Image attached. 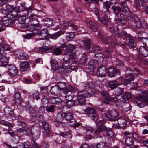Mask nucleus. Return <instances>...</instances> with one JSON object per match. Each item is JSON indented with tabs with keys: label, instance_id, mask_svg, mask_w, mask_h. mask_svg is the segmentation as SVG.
<instances>
[{
	"label": "nucleus",
	"instance_id": "1",
	"mask_svg": "<svg viewBox=\"0 0 148 148\" xmlns=\"http://www.w3.org/2000/svg\"><path fill=\"white\" fill-rule=\"evenodd\" d=\"M96 93L95 90L92 89L88 91L79 92L77 96L78 103L80 105H86V98L94 95Z\"/></svg>",
	"mask_w": 148,
	"mask_h": 148
},
{
	"label": "nucleus",
	"instance_id": "2",
	"mask_svg": "<svg viewBox=\"0 0 148 148\" xmlns=\"http://www.w3.org/2000/svg\"><path fill=\"white\" fill-rule=\"evenodd\" d=\"M124 12L125 15L128 19V21L132 23L134 22L136 24V26L140 28L141 27V24L139 18L137 16L135 15H132L131 12L128 8H125Z\"/></svg>",
	"mask_w": 148,
	"mask_h": 148
},
{
	"label": "nucleus",
	"instance_id": "3",
	"mask_svg": "<svg viewBox=\"0 0 148 148\" xmlns=\"http://www.w3.org/2000/svg\"><path fill=\"white\" fill-rule=\"evenodd\" d=\"M134 101L138 107L143 108L146 103H148V93L146 92H143L140 96L136 97Z\"/></svg>",
	"mask_w": 148,
	"mask_h": 148
},
{
	"label": "nucleus",
	"instance_id": "4",
	"mask_svg": "<svg viewBox=\"0 0 148 148\" xmlns=\"http://www.w3.org/2000/svg\"><path fill=\"white\" fill-rule=\"evenodd\" d=\"M64 117L68 121L69 125L74 127H76L79 125L78 123H76L75 120L73 118V114L71 111H66L64 112Z\"/></svg>",
	"mask_w": 148,
	"mask_h": 148
},
{
	"label": "nucleus",
	"instance_id": "5",
	"mask_svg": "<svg viewBox=\"0 0 148 148\" xmlns=\"http://www.w3.org/2000/svg\"><path fill=\"white\" fill-rule=\"evenodd\" d=\"M107 35H104L101 32H99L98 34V36L106 44L110 43L111 45L113 46L116 44V40L114 39H112V37L108 36Z\"/></svg>",
	"mask_w": 148,
	"mask_h": 148
},
{
	"label": "nucleus",
	"instance_id": "6",
	"mask_svg": "<svg viewBox=\"0 0 148 148\" xmlns=\"http://www.w3.org/2000/svg\"><path fill=\"white\" fill-rule=\"evenodd\" d=\"M5 10L6 11L8 12V14L14 15L15 16L20 12L19 7H14L10 4L6 5Z\"/></svg>",
	"mask_w": 148,
	"mask_h": 148
},
{
	"label": "nucleus",
	"instance_id": "7",
	"mask_svg": "<svg viewBox=\"0 0 148 148\" xmlns=\"http://www.w3.org/2000/svg\"><path fill=\"white\" fill-rule=\"evenodd\" d=\"M105 114L109 118V120L111 121H114L117 120L119 115L118 112L115 110H108Z\"/></svg>",
	"mask_w": 148,
	"mask_h": 148
},
{
	"label": "nucleus",
	"instance_id": "8",
	"mask_svg": "<svg viewBox=\"0 0 148 148\" xmlns=\"http://www.w3.org/2000/svg\"><path fill=\"white\" fill-rule=\"evenodd\" d=\"M15 16L14 15H11L7 14L6 16L3 17L2 19V21L4 25L8 26L14 23L15 22V19H13Z\"/></svg>",
	"mask_w": 148,
	"mask_h": 148
},
{
	"label": "nucleus",
	"instance_id": "9",
	"mask_svg": "<svg viewBox=\"0 0 148 148\" xmlns=\"http://www.w3.org/2000/svg\"><path fill=\"white\" fill-rule=\"evenodd\" d=\"M25 134L26 135H29L30 134L34 138L37 139L38 138L40 134V128L37 127L36 129L34 130L33 132H32L30 129H25Z\"/></svg>",
	"mask_w": 148,
	"mask_h": 148
},
{
	"label": "nucleus",
	"instance_id": "10",
	"mask_svg": "<svg viewBox=\"0 0 148 148\" xmlns=\"http://www.w3.org/2000/svg\"><path fill=\"white\" fill-rule=\"evenodd\" d=\"M63 63L62 66L61 71L63 74H66L69 71L70 67V61L63 60Z\"/></svg>",
	"mask_w": 148,
	"mask_h": 148
},
{
	"label": "nucleus",
	"instance_id": "11",
	"mask_svg": "<svg viewBox=\"0 0 148 148\" xmlns=\"http://www.w3.org/2000/svg\"><path fill=\"white\" fill-rule=\"evenodd\" d=\"M97 127L95 131V134L98 136L100 135L103 131L105 130L106 129V127L103 124V121H100L98 122L97 123Z\"/></svg>",
	"mask_w": 148,
	"mask_h": 148
},
{
	"label": "nucleus",
	"instance_id": "12",
	"mask_svg": "<svg viewBox=\"0 0 148 148\" xmlns=\"http://www.w3.org/2000/svg\"><path fill=\"white\" fill-rule=\"evenodd\" d=\"M58 86L59 89L63 91L64 92H66L68 90H72L73 89V87L70 85L67 86L66 84L63 82H59L58 84Z\"/></svg>",
	"mask_w": 148,
	"mask_h": 148
},
{
	"label": "nucleus",
	"instance_id": "13",
	"mask_svg": "<svg viewBox=\"0 0 148 148\" xmlns=\"http://www.w3.org/2000/svg\"><path fill=\"white\" fill-rule=\"evenodd\" d=\"M115 73L118 75H120L121 73L119 70L112 66L108 68V74L110 77H114Z\"/></svg>",
	"mask_w": 148,
	"mask_h": 148
},
{
	"label": "nucleus",
	"instance_id": "14",
	"mask_svg": "<svg viewBox=\"0 0 148 148\" xmlns=\"http://www.w3.org/2000/svg\"><path fill=\"white\" fill-rule=\"evenodd\" d=\"M106 69L107 68L105 66L101 65L100 66L97 72L98 76L101 77H105L106 73Z\"/></svg>",
	"mask_w": 148,
	"mask_h": 148
},
{
	"label": "nucleus",
	"instance_id": "15",
	"mask_svg": "<svg viewBox=\"0 0 148 148\" xmlns=\"http://www.w3.org/2000/svg\"><path fill=\"white\" fill-rule=\"evenodd\" d=\"M41 27V26L38 23L37 24L33 23L27 26V29L28 30L33 31L39 30Z\"/></svg>",
	"mask_w": 148,
	"mask_h": 148
},
{
	"label": "nucleus",
	"instance_id": "16",
	"mask_svg": "<svg viewBox=\"0 0 148 148\" xmlns=\"http://www.w3.org/2000/svg\"><path fill=\"white\" fill-rule=\"evenodd\" d=\"M138 52L143 57L148 56V47L144 46H141L139 47Z\"/></svg>",
	"mask_w": 148,
	"mask_h": 148
},
{
	"label": "nucleus",
	"instance_id": "17",
	"mask_svg": "<svg viewBox=\"0 0 148 148\" xmlns=\"http://www.w3.org/2000/svg\"><path fill=\"white\" fill-rule=\"evenodd\" d=\"M9 74L11 75H15L18 73V70L16 66L13 64L9 65L8 68Z\"/></svg>",
	"mask_w": 148,
	"mask_h": 148
},
{
	"label": "nucleus",
	"instance_id": "18",
	"mask_svg": "<svg viewBox=\"0 0 148 148\" xmlns=\"http://www.w3.org/2000/svg\"><path fill=\"white\" fill-rule=\"evenodd\" d=\"M14 54L17 57L20 59H27L28 58L27 56H25L24 55L23 51L20 50H18L15 51Z\"/></svg>",
	"mask_w": 148,
	"mask_h": 148
},
{
	"label": "nucleus",
	"instance_id": "19",
	"mask_svg": "<svg viewBox=\"0 0 148 148\" xmlns=\"http://www.w3.org/2000/svg\"><path fill=\"white\" fill-rule=\"evenodd\" d=\"M38 35L41 40L47 39L49 37V33L48 30L46 29H42Z\"/></svg>",
	"mask_w": 148,
	"mask_h": 148
},
{
	"label": "nucleus",
	"instance_id": "20",
	"mask_svg": "<svg viewBox=\"0 0 148 148\" xmlns=\"http://www.w3.org/2000/svg\"><path fill=\"white\" fill-rule=\"evenodd\" d=\"M63 60H67V61H70L71 62H73V60L74 58L72 53L65 51V53L63 55Z\"/></svg>",
	"mask_w": 148,
	"mask_h": 148
},
{
	"label": "nucleus",
	"instance_id": "21",
	"mask_svg": "<svg viewBox=\"0 0 148 148\" xmlns=\"http://www.w3.org/2000/svg\"><path fill=\"white\" fill-rule=\"evenodd\" d=\"M88 25L94 32H96L98 29L97 24L91 21H89L88 23Z\"/></svg>",
	"mask_w": 148,
	"mask_h": 148
},
{
	"label": "nucleus",
	"instance_id": "22",
	"mask_svg": "<svg viewBox=\"0 0 148 148\" xmlns=\"http://www.w3.org/2000/svg\"><path fill=\"white\" fill-rule=\"evenodd\" d=\"M83 43L85 48L87 50H89L91 43V40L88 38H85L83 40Z\"/></svg>",
	"mask_w": 148,
	"mask_h": 148
},
{
	"label": "nucleus",
	"instance_id": "23",
	"mask_svg": "<svg viewBox=\"0 0 148 148\" xmlns=\"http://www.w3.org/2000/svg\"><path fill=\"white\" fill-rule=\"evenodd\" d=\"M113 99L114 101L115 102L120 101L123 103L126 102L125 98L124 97L123 94L116 95L114 97H113Z\"/></svg>",
	"mask_w": 148,
	"mask_h": 148
},
{
	"label": "nucleus",
	"instance_id": "24",
	"mask_svg": "<svg viewBox=\"0 0 148 148\" xmlns=\"http://www.w3.org/2000/svg\"><path fill=\"white\" fill-rule=\"evenodd\" d=\"M50 92L52 94L55 96L60 95V89L58 86H55L51 88Z\"/></svg>",
	"mask_w": 148,
	"mask_h": 148
},
{
	"label": "nucleus",
	"instance_id": "25",
	"mask_svg": "<svg viewBox=\"0 0 148 148\" xmlns=\"http://www.w3.org/2000/svg\"><path fill=\"white\" fill-rule=\"evenodd\" d=\"M108 85L111 89H113L119 85V83L116 80H112L108 83Z\"/></svg>",
	"mask_w": 148,
	"mask_h": 148
},
{
	"label": "nucleus",
	"instance_id": "26",
	"mask_svg": "<svg viewBox=\"0 0 148 148\" xmlns=\"http://www.w3.org/2000/svg\"><path fill=\"white\" fill-rule=\"evenodd\" d=\"M29 64L27 62H22L20 64V70L21 71H25L29 68Z\"/></svg>",
	"mask_w": 148,
	"mask_h": 148
},
{
	"label": "nucleus",
	"instance_id": "27",
	"mask_svg": "<svg viewBox=\"0 0 148 148\" xmlns=\"http://www.w3.org/2000/svg\"><path fill=\"white\" fill-rule=\"evenodd\" d=\"M111 9L116 15V17H117V15L120 12H121L123 11V10L121 8L118 6H113L111 8Z\"/></svg>",
	"mask_w": 148,
	"mask_h": 148
},
{
	"label": "nucleus",
	"instance_id": "28",
	"mask_svg": "<svg viewBox=\"0 0 148 148\" xmlns=\"http://www.w3.org/2000/svg\"><path fill=\"white\" fill-rule=\"evenodd\" d=\"M4 112L5 115L7 117L11 116L14 114L13 111L8 107H6L4 108Z\"/></svg>",
	"mask_w": 148,
	"mask_h": 148
},
{
	"label": "nucleus",
	"instance_id": "29",
	"mask_svg": "<svg viewBox=\"0 0 148 148\" xmlns=\"http://www.w3.org/2000/svg\"><path fill=\"white\" fill-rule=\"evenodd\" d=\"M51 68L53 70L58 69L59 66L57 60L54 59H51Z\"/></svg>",
	"mask_w": 148,
	"mask_h": 148
},
{
	"label": "nucleus",
	"instance_id": "30",
	"mask_svg": "<svg viewBox=\"0 0 148 148\" xmlns=\"http://www.w3.org/2000/svg\"><path fill=\"white\" fill-rule=\"evenodd\" d=\"M129 42L128 45L129 48H132L135 47L136 46V43L135 42L134 38L132 36H128Z\"/></svg>",
	"mask_w": 148,
	"mask_h": 148
},
{
	"label": "nucleus",
	"instance_id": "31",
	"mask_svg": "<svg viewBox=\"0 0 148 148\" xmlns=\"http://www.w3.org/2000/svg\"><path fill=\"white\" fill-rule=\"evenodd\" d=\"M42 126L46 134L47 135H49L50 131L48 123L46 121L42 122Z\"/></svg>",
	"mask_w": 148,
	"mask_h": 148
},
{
	"label": "nucleus",
	"instance_id": "32",
	"mask_svg": "<svg viewBox=\"0 0 148 148\" xmlns=\"http://www.w3.org/2000/svg\"><path fill=\"white\" fill-rule=\"evenodd\" d=\"M15 102L17 105H20L21 103L22 100L21 95L18 92H16L14 95Z\"/></svg>",
	"mask_w": 148,
	"mask_h": 148
},
{
	"label": "nucleus",
	"instance_id": "33",
	"mask_svg": "<svg viewBox=\"0 0 148 148\" xmlns=\"http://www.w3.org/2000/svg\"><path fill=\"white\" fill-rule=\"evenodd\" d=\"M26 17L24 15H18L17 16V20L20 24H24L25 22Z\"/></svg>",
	"mask_w": 148,
	"mask_h": 148
},
{
	"label": "nucleus",
	"instance_id": "34",
	"mask_svg": "<svg viewBox=\"0 0 148 148\" xmlns=\"http://www.w3.org/2000/svg\"><path fill=\"white\" fill-rule=\"evenodd\" d=\"M43 21L45 22V26L47 27H49L52 26L53 23L52 19L47 18L43 19Z\"/></svg>",
	"mask_w": 148,
	"mask_h": 148
},
{
	"label": "nucleus",
	"instance_id": "35",
	"mask_svg": "<svg viewBox=\"0 0 148 148\" xmlns=\"http://www.w3.org/2000/svg\"><path fill=\"white\" fill-rule=\"evenodd\" d=\"M111 50L109 48L106 49H104L103 54V57L105 58H110L111 57Z\"/></svg>",
	"mask_w": 148,
	"mask_h": 148
},
{
	"label": "nucleus",
	"instance_id": "36",
	"mask_svg": "<svg viewBox=\"0 0 148 148\" xmlns=\"http://www.w3.org/2000/svg\"><path fill=\"white\" fill-rule=\"evenodd\" d=\"M119 126L121 127L125 126L126 124V121L123 118H119L117 119Z\"/></svg>",
	"mask_w": 148,
	"mask_h": 148
},
{
	"label": "nucleus",
	"instance_id": "37",
	"mask_svg": "<svg viewBox=\"0 0 148 148\" xmlns=\"http://www.w3.org/2000/svg\"><path fill=\"white\" fill-rule=\"evenodd\" d=\"M75 49V46L74 45L69 44L66 46L65 51L72 53Z\"/></svg>",
	"mask_w": 148,
	"mask_h": 148
},
{
	"label": "nucleus",
	"instance_id": "38",
	"mask_svg": "<svg viewBox=\"0 0 148 148\" xmlns=\"http://www.w3.org/2000/svg\"><path fill=\"white\" fill-rule=\"evenodd\" d=\"M95 58L98 62L101 63L104 60L103 54L99 53L95 54Z\"/></svg>",
	"mask_w": 148,
	"mask_h": 148
},
{
	"label": "nucleus",
	"instance_id": "39",
	"mask_svg": "<svg viewBox=\"0 0 148 148\" xmlns=\"http://www.w3.org/2000/svg\"><path fill=\"white\" fill-rule=\"evenodd\" d=\"M138 39L140 41H141L142 43L146 46L145 47H148V38H144L141 37H138Z\"/></svg>",
	"mask_w": 148,
	"mask_h": 148
},
{
	"label": "nucleus",
	"instance_id": "40",
	"mask_svg": "<svg viewBox=\"0 0 148 148\" xmlns=\"http://www.w3.org/2000/svg\"><path fill=\"white\" fill-rule=\"evenodd\" d=\"M69 90L66 92V94L65 95V98L67 101L71 100L73 97V94Z\"/></svg>",
	"mask_w": 148,
	"mask_h": 148
},
{
	"label": "nucleus",
	"instance_id": "41",
	"mask_svg": "<svg viewBox=\"0 0 148 148\" xmlns=\"http://www.w3.org/2000/svg\"><path fill=\"white\" fill-rule=\"evenodd\" d=\"M87 60V56L86 53H84L83 54L82 58L80 60L79 63L82 64H84L86 62Z\"/></svg>",
	"mask_w": 148,
	"mask_h": 148
},
{
	"label": "nucleus",
	"instance_id": "42",
	"mask_svg": "<svg viewBox=\"0 0 148 148\" xmlns=\"http://www.w3.org/2000/svg\"><path fill=\"white\" fill-rule=\"evenodd\" d=\"M125 143L127 146H130L133 145L134 140L132 138L127 137L126 138Z\"/></svg>",
	"mask_w": 148,
	"mask_h": 148
},
{
	"label": "nucleus",
	"instance_id": "43",
	"mask_svg": "<svg viewBox=\"0 0 148 148\" xmlns=\"http://www.w3.org/2000/svg\"><path fill=\"white\" fill-rule=\"evenodd\" d=\"M37 16L35 14H32L29 16V19L30 21L33 23H36L38 22V20L37 18Z\"/></svg>",
	"mask_w": 148,
	"mask_h": 148
},
{
	"label": "nucleus",
	"instance_id": "44",
	"mask_svg": "<svg viewBox=\"0 0 148 148\" xmlns=\"http://www.w3.org/2000/svg\"><path fill=\"white\" fill-rule=\"evenodd\" d=\"M95 112L94 109L92 108L88 107L85 111V113L90 115L94 113Z\"/></svg>",
	"mask_w": 148,
	"mask_h": 148
},
{
	"label": "nucleus",
	"instance_id": "45",
	"mask_svg": "<svg viewBox=\"0 0 148 148\" xmlns=\"http://www.w3.org/2000/svg\"><path fill=\"white\" fill-rule=\"evenodd\" d=\"M0 47L5 50L9 51L10 50L9 46L4 42H2L0 44Z\"/></svg>",
	"mask_w": 148,
	"mask_h": 148
},
{
	"label": "nucleus",
	"instance_id": "46",
	"mask_svg": "<svg viewBox=\"0 0 148 148\" xmlns=\"http://www.w3.org/2000/svg\"><path fill=\"white\" fill-rule=\"evenodd\" d=\"M101 20L102 22L104 24L106 25H108V24H109V19L107 18V16H105L104 17L102 18Z\"/></svg>",
	"mask_w": 148,
	"mask_h": 148
},
{
	"label": "nucleus",
	"instance_id": "47",
	"mask_svg": "<svg viewBox=\"0 0 148 148\" xmlns=\"http://www.w3.org/2000/svg\"><path fill=\"white\" fill-rule=\"evenodd\" d=\"M51 49V47H49L43 46L39 48V50L42 52L46 53V51H49Z\"/></svg>",
	"mask_w": 148,
	"mask_h": 148
},
{
	"label": "nucleus",
	"instance_id": "48",
	"mask_svg": "<svg viewBox=\"0 0 148 148\" xmlns=\"http://www.w3.org/2000/svg\"><path fill=\"white\" fill-rule=\"evenodd\" d=\"M123 111L126 112L130 109V105L129 103H127L124 105L122 107Z\"/></svg>",
	"mask_w": 148,
	"mask_h": 148
},
{
	"label": "nucleus",
	"instance_id": "49",
	"mask_svg": "<svg viewBox=\"0 0 148 148\" xmlns=\"http://www.w3.org/2000/svg\"><path fill=\"white\" fill-rule=\"evenodd\" d=\"M125 77L130 80V81H133L134 79V76L132 73L125 74Z\"/></svg>",
	"mask_w": 148,
	"mask_h": 148
},
{
	"label": "nucleus",
	"instance_id": "50",
	"mask_svg": "<svg viewBox=\"0 0 148 148\" xmlns=\"http://www.w3.org/2000/svg\"><path fill=\"white\" fill-rule=\"evenodd\" d=\"M66 106L69 108L73 106L75 104V101L74 100L66 101Z\"/></svg>",
	"mask_w": 148,
	"mask_h": 148
},
{
	"label": "nucleus",
	"instance_id": "51",
	"mask_svg": "<svg viewBox=\"0 0 148 148\" xmlns=\"http://www.w3.org/2000/svg\"><path fill=\"white\" fill-rule=\"evenodd\" d=\"M94 63L93 60H90V62L88 63V69L90 70L91 71L93 72L94 71Z\"/></svg>",
	"mask_w": 148,
	"mask_h": 148
},
{
	"label": "nucleus",
	"instance_id": "52",
	"mask_svg": "<svg viewBox=\"0 0 148 148\" xmlns=\"http://www.w3.org/2000/svg\"><path fill=\"white\" fill-rule=\"evenodd\" d=\"M66 36L68 40L71 41L74 38L75 34L74 32H71L69 33V35Z\"/></svg>",
	"mask_w": 148,
	"mask_h": 148
},
{
	"label": "nucleus",
	"instance_id": "53",
	"mask_svg": "<svg viewBox=\"0 0 148 148\" xmlns=\"http://www.w3.org/2000/svg\"><path fill=\"white\" fill-rule=\"evenodd\" d=\"M104 131L105 132L108 136L110 137H112L113 136V133L111 130L108 129L106 128V129L104 130Z\"/></svg>",
	"mask_w": 148,
	"mask_h": 148
},
{
	"label": "nucleus",
	"instance_id": "54",
	"mask_svg": "<svg viewBox=\"0 0 148 148\" xmlns=\"http://www.w3.org/2000/svg\"><path fill=\"white\" fill-rule=\"evenodd\" d=\"M113 98L112 97L106 98L104 100V102L106 104H110L111 102L114 101Z\"/></svg>",
	"mask_w": 148,
	"mask_h": 148
},
{
	"label": "nucleus",
	"instance_id": "55",
	"mask_svg": "<svg viewBox=\"0 0 148 148\" xmlns=\"http://www.w3.org/2000/svg\"><path fill=\"white\" fill-rule=\"evenodd\" d=\"M123 90L124 89L122 88L121 87L118 88L116 89V95H122V94H123Z\"/></svg>",
	"mask_w": 148,
	"mask_h": 148
},
{
	"label": "nucleus",
	"instance_id": "56",
	"mask_svg": "<svg viewBox=\"0 0 148 148\" xmlns=\"http://www.w3.org/2000/svg\"><path fill=\"white\" fill-rule=\"evenodd\" d=\"M63 117L62 114L60 113H58L57 114V115L56 117L57 121L58 122H60L63 120Z\"/></svg>",
	"mask_w": 148,
	"mask_h": 148
},
{
	"label": "nucleus",
	"instance_id": "57",
	"mask_svg": "<svg viewBox=\"0 0 148 148\" xmlns=\"http://www.w3.org/2000/svg\"><path fill=\"white\" fill-rule=\"evenodd\" d=\"M92 49L93 51L95 52H97L98 53H100V49L98 46L96 45H94L92 47Z\"/></svg>",
	"mask_w": 148,
	"mask_h": 148
},
{
	"label": "nucleus",
	"instance_id": "58",
	"mask_svg": "<svg viewBox=\"0 0 148 148\" xmlns=\"http://www.w3.org/2000/svg\"><path fill=\"white\" fill-rule=\"evenodd\" d=\"M61 53V50L59 48H56L54 49L53 54L56 55H60Z\"/></svg>",
	"mask_w": 148,
	"mask_h": 148
},
{
	"label": "nucleus",
	"instance_id": "59",
	"mask_svg": "<svg viewBox=\"0 0 148 148\" xmlns=\"http://www.w3.org/2000/svg\"><path fill=\"white\" fill-rule=\"evenodd\" d=\"M55 110V107L54 105H51L49 107L47 108L46 110L48 112H54Z\"/></svg>",
	"mask_w": 148,
	"mask_h": 148
},
{
	"label": "nucleus",
	"instance_id": "60",
	"mask_svg": "<svg viewBox=\"0 0 148 148\" xmlns=\"http://www.w3.org/2000/svg\"><path fill=\"white\" fill-rule=\"evenodd\" d=\"M88 86L90 89H89L87 91H88L89 90H91L92 89L95 90L94 88L95 87V85L92 82L88 83Z\"/></svg>",
	"mask_w": 148,
	"mask_h": 148
},
{
	"label": "nucleus",
	"instance_id": "61",
	"mask_svg": "<svg viewBox=\"0 0 148 148\" xmlns=\"http://www.w3.org/2000/svg\"><path fill=\"white\" fill-rule=\"evenodd\" d=\"M58 99L57 97H52L50 99L51 103L53 104L57 103L58 101Z\"/></svg>",
	"mask_w": 148,
	"mask_h": 148
},
{
	"label": "nucleus",
	"instance_id": "62",
	"mask_svg": "<svg viewBox=\"0 0 148 148\" xmlns=\"http://www.w3.org/2000/svg\"><path fill=\"white\" fill-rule=\"evenodd\" d=\"M125 97L126 101L132 98L131 94L129 92H126L125 94Z\"/></svg>",
	"mask_w": 148,
	"mask_h": 148
},
{
	"label": "nucleus",
	"instance_id": "63",
	"mask_svg": "<svg viewBox=\"0 0 148 148\" xmlns=\"http://www.w3.org/2000/svg\"><path fill=\"white\" fill-rule=\"evenodd\" d=\"M31 143L34 148H40V147L35 142L34 140H32V141Z\"/></svg>",
	"mask_w": 148,
	"mask_h": 148
},
{
	"label": "nucleus",
	"instance_id": "64",
	"mask_svg": "<svg viewBox=\"0 0 148 148\" xmlns=\"http://www.w3.org/2000/svg\"><path fill=\"white\" fill-rule=\"evenodd\" d=\"M105 144L103 143H99L96 145L97 148H105Z\"/></svg>",
	"mask_w": 148,
	"mask_h": 148
}]
</instances>
